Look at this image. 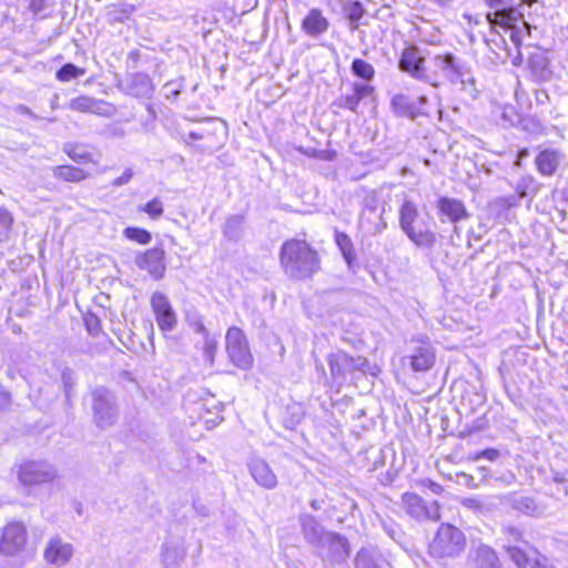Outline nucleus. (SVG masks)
<instances>
[{
    "label": "nucleus",
    "instance_id": "1",
    "mask_svg": "<svg viewBox=\"0 0 568 568\" xmlns=\"http://www.w3.org/2000/svg\"><path fill=\"white\" fill-rule=\"evenodd\" d=\"M429 73L434 75L427 83L437 87L439 78L449 81L456 90L465 93L466 97L475 99L477 89L474 75L467 64L452 53L437 54L430 60Z\"/></svg>",
    "mask_w": 568,
    "mask_h": 568
},
{
    "label": "nucleus",
    "instance_id": "2",
    "mask_svg": "<svg viewBox=\"0 0 568 568\" xmlns=\"http://www.w3.org/2000/svg\"><path fill=\"white\" fill-rule=\"evenodd\" d=\"M280 262L290 278L305 280L316 272L317 252L304 240H287L281 246Z\"/></svg>",
    "mask_w": 568,
    "mask_h": 568
},
{
    "label": "nucleus",
    "instance_id": "3",
    "mask_svg": "<svg viewBox=\"0 0 568 568\" xmlns=\"http://www.w3.org/2000/svg\"><path fill=\"white\" fill-rule=\"evenodd\" d=\"M484 2L493 10L486 14L490 27L510 30V38L516 45L521 42L524 34H530V24L524 19V9L530 3L520 2L513 6L509 0H484Z\"/></svg>",
    "mask_w": 568,
    "mask_h": 568
},
{
    "label": "nucleus",
    "instance_id": "4",
    "mask_svg": "<svg viewBox=\"0 0 568 568\" xmlns=\"http://www.w3.org/2000/svg\"><path fill=\"white\" fill-rule=\"evenodd\" d=\"M399 225L407 237L417 246L432 248L436 243V235L428 224L419 219L416 205L405 201L399 210Z\"/></svg>",
    "mask_w": 568,
    "mask_h": 568
},
{
    "label": "nucleus",
    "instance_id": "5",
    "mask_svg": "<svg viewBox=\"0 0 568 568\" xmlns=\"http://www.w3.org/2000/svg\"><path fill=\"white\" fill-rule=\"evenodd\" d=\"M392 110L399 116L415 119L419 115L427 118H442V109L438 102L429 103L426 97L410 98L405 94H396L390 101Z\"/></svg>",
    "mask_w": 568,
    "mask_h": 568
},
{
    "label": "nucleus",
    "instance_id": "6",
    "mask_svg": "<svg viewBox=\"0 0 568 568\" xmlns=\"http://www.w3.org/2000/svg\"><path fill=\"white\" fill-rule=\"evenodd\" d=\"M465 548V536L456 527L443 524L429 545L432 556L437 558L458 556Z\"/></svg>",
    "mask_w": 568,
    "mask_h": 568
},
{
    "label": "nucleus",
    "instance_id": "7",
    "mask_svg": "<svg viewBox=\"0 0 568 568\" xmlns=\"http://www.w3.org/2000/svg\"><path fill=\"white\" fill-rule=\"evenodd\" d=\"M93 419L98 427L112 426L118 417V409L113 394L105 387L95 388L92 394Z\"/></svg>",
    "mask_w": 568,
    "mask_h": 568
},
{
    "label": "nucleus",
    "instance_id": "8",
    "mask_svg": "<svg viewBox=\"0 0 568 568\" xmlns=\"http://www.w3.org/2000/svg\"><path fill=\"white\" fill-rule=\"evenodd\" d=\"M379 199L376 191H367L363 197V212L359 219V225L371 235L381 234L387 227V222L383 214L386 209L383 206L382 212H377Z\"/></svg>",
    "mask_w": 568,
    "mask_h": 568
},
{
    "label": "nucleus",
    "instance_id": "9",
    "mask_svg": "<svg viewBox=\"0 0 568 568\" xmlns=\"http://www.w3.org/2000/svg\"><path fill=\"white\" fill-rule=\"evenodd\" d=\"M225 343L231 362L241 369H250L253 365V356L243 331L236 326L230 327L226 332Z\"/></svg>",
    "mask_w": 568,
    "mask_h": 568
},
{
    "label": "nucleus",
    "instance_id": "10",
    "mask_svg": "<svg viewBox=\"0 0 568 568\" xmlns=\"http://www.w3.org/2000/svg\"><path fill=\"white\" fill-rule=\"evenodd\" d=\"M402 504L406 514L418 521L440 519L438 503L426 501L415 493H404Z\"/></svg>",
    "mask_w": 568,
    "mask_h": 568
},
{
    "label": "nucleus",
    "instance_id": "11",
    "mask_svg": "<svg viewBox=\"0 0 568 568\" xmlns=\"http://www.w3.org/2000/svg\"><path fill=\"white\" fill-rule=\"evenodd\" d=\"M398 68L414 79L420 81H432L434 75L429 73L425 65V57L416 45L406 47L399 58Z\"/></svg>",
    "mask_w": 568,
    "mask_h": 568
},
{
    "label": "nucleus",
    "instance_id": "12",
    "mask_svg": "<svg viewBox=\"0 0 568 568\" xmlns=\"http://www.w3.org/2000/svg\"><path fill=\"white\" fill-rule=\"evenodd\" d=\"M55 476L54 467L44 460L26 462L19 470V479L26 486L51 483Z\"/></svg>",
    "mask_w": 568,
    "mask_h": 568
},
{
    "label": "nucleus",
    "instance_id": "13",
    "mask_svg": "<svg viewBox=\"0 0 568 568\" xmlns=\"http://www.w3.org/2000/svg\"><path fill=\"white\" fill-rule=\"evenodd\" d=\"M27 545V528L20 521L9 523L2 530L0 552L4 556L19 555Z\"/></svg>",
    "mask_w": 568,
    "mask_h": 568
},
{
    "label": "nucleus",
    "instance_id": "14",
    "mask_svg": "<svg viewBox=\"0 0 568 568\" xmlns=\"http://www.w3.org/2000/svg\"><path fill=\"white\" fill-rule=\"evenodd\" d=\"M412 344H416L412 348V354L404 359L409 362V366L414 372H425L432 368L435 362V352L427 336L419 335L413 337Z\"/></svg>",
    "mask_w": 568,
    "mask_h": 568
},
{
    "label": "nucleus",
    "instance_id": "15",
    "mask_svg": "<svg viewBox=\"0 0 568 568\" xmlns=\"http://www.w3.org/2000/svg\"><path fill=\"white\" fill-rule=\"evenodd\" d=\"M501 505L510 507L523 515L540 518L547 513V506L536 498L519 493H510L501 497Z\"/></svg>",
    "mask_w": 568,
    "mask_h": 568
},
{
    "label": "nucleus",
    "instance_id": "16",
    "mask_svg": "<svg viewBox=\"0 0 568 568\" xmlns=\"http://www.w3.org/2000/svg\"><path fill=\"white\" fill-rule=\"evenodd\" d=\"M364 363V358H354L344 352L334 353L328 357L332 377L338 386L346 381L347 374L361 369Z\"/></svg>",
    "mask_w": 568,
    "mask_h": 568
},
{
    "label": "nucleus",
    "instance_id": "17",
    "mask_svg": "<svg viewBox=\"0 0 568 568\" xmlns=\"http://www.w3.org/2000/svg\"><path fill=\"white\" fill-rule=\"evenodd\" d=\"M73 555V545L63 540L60 536L51 537L43 551L45 562L55 567L65 566L72 559Z\"/></svg>",
    "mask_w": 568,
    "mask_h": 568
},
{
    "label": "nucleus",
    "instance_id": "18",
    "mask_svg": "<svg viewBox=\"0 0 568 568\" xmlns=\"http://www.w3.org/2000/svg\"><path fill=\"white\" fill-rule=\"evenodd\" d=\"M151 306L155 315L159 327L164 332H170L176 326V315L165 294L155 292L151 296Z\"/></svg>",
    "mask_w": 568,
    "mask_h": 568
},
{
    "label": "nucleus",
    "instance_id": "19",
    "mask_svg": "<svg viewBox=\"0 0 568 568\" xmlns=\"http://www.w3.org/2000/svg\"><path fill=\"white\" fill-rule=\"evenodd\" d=\"M165 253L161 247H152L135 257V264L139 268L145 270L154 280H161L164 276L166 266L164 263Z\"/></svg>",
    "mask_w": 568,
    "mask_h": 568
},
{
    "label": "nucleus",
    "instance_id": "20",
    "mask_svg": "<svg viewBox=\"0 0 568 568\" xmlns=\"http://www.w3.org/2000/svg\"><path fill=\"white\" fill-rule=\"evenodd\" d=\"M69 108L74 111L93 113L106 118L114 115L116 112V108L112 103L89 95H79L71 99Z\"/></svg>",
    "mask_w": 568,
    "mask_h": 568
},
{
    "label": "nucleus",
    "instance_id": "21",
    "mask_svg": "<svg viewBox=\"0 0 568 568\" xmlns=\"http://www.w3.org/2000/svg\"><path fill=\"white\" fill-rule=\"evenodd\" d=\"M327 548L326 558L332 565L343 564L349 556L351 549L347 539L334 532L322 531V546Z\"/></svg>",
    "mask_w": 568,
    "mask_h": 568
},
{
    "label": "nucleus",
    "instance_id": "22",
    "mask_svg": "<svg viewBox=\"0 0 568 568\" xmlns=\"http://www.w3.org/2000/svg\"><path fill=\"white\" fill-rule=\"evenodd\" d=\"M247 468L254 481L265 488L274 489L277 486V477L270 465L261 457H252L247 463Z\"/></svg>",
    "mask_w": 568,
    "mask_h": 568
},
{
    "label": "nucleus",
    "instance_id": "23",
    "mask_svg": "<svg viewBox=\"0 0 568 568\" xmlns=\"http://www.w3.org/2000/svg\"><path fill=\"white\" fill-rule=\"evenodd\" d=\"M437 209L439 219L445 222V219L452 223H457L468 217V212L460 200L442 196L437 201Z\"/></svg>",
    "mask_w": 568,
    "mask_h": 568
},
{
    "label": "nucleus",
    "instance_id": "24",
    "mask_svg": "<svg viewBox=\"0 0 568 568\" xmlns=\"http://www.w3.org/2000/svg\"><path fill=\"white\" fill-rule=\"evenodd\" d=\"M354 564L356 568H387L389 566L382 551L374 546L361 548L355 556Z\"/></svg>",
    "mask_w": 568,
    "mask_h": 568
},
{
    "label": "nucleus",
    "instance_id": "25",
    "mask_svg": "<svg viewBox=\"0 0 568 568\" xmlns=\"http://www.w3.org/2000/svg\"><path fill=\"white\" fill-rule=\"evenodd\" d=\"M125 91L136 98H150L154 91V85L146 73L138 72L129 75Z\"/></svg>",
    "mask_w": 568,
    "mask_h": 568
},
{
    "label": "nucleus",
    "instance_id": "26",
    "mask_svg": "<svg viewBox=\"0 0 568 568\" xmlns=\"http://www.w3.org/2000/svg\"><path fill=\"white\" fill-rule=\"evenodd\" d=\"M227 125L224 121L219 119H211L203 123L196 131L190 132V138L193 140H210L225 138Z\"/></svg>",
    "mask_w": 568,
    "mask_h": 568
},
{
    "label": "nucleus",
    "instance_id": "27",
    "mask_svg": "<svg viewBox=\"0 0 568 568\" xmlns=\"http://www.w3.org/2000/svg\"><path fill=\"white\" fill-rule=\"evenodd\" d=\"M561 160L562 154L559 151L546 149L536 156L535 164L541 175L552 176Z\"/></svg>",
    "mask_w": 568,
    "mask_h": 568
},
{
    "label": "nucleus",
    "instance_id": "28",
    "mask_svg": "<svg viewBox=\"0 0 568 568\" xmlns=\"http://www.w3.org/2000/svg\"><path fill=\"white\" fill-rule=\"evenodd\" d=\"M475 568H500L497 552L488 545L479 544L474 549Z\"/></svg>",
    "mask_w": 568,
    "mask_h": 568
},
{
    "label": "nucleus",
    "instance_id": "29",
    "mask_svg": "<svg viewBox=\"0 0 568 568\" xmlns=\"http://www.w3.org/2000/svg\"><path fill=\"white\" fill-rule=\"evenodd\" d=\"M534 77L538 81H549L552 77L549 60L544 52L532 53L528 61Z\"/></svg>",
    "mask_w": 568,
    "mask_h": 568
},
{
    "label": "nucleus",
    "instance_id": "30",
    "mask_svg": "<svg viewBox=\"0 0 568 568\" xmlns=\"http://www.w3.org/2000/svg\"><path fill=\"white\" fill-rule=\"evenodd\" d=\"M374 88L369 84L355 83L353 85V92L347 94L344 99V106L355 111L363 99L373 95Z\"/></svg>",
    "mask_w": 568,
    "mask_h": 568
},
{
    "label": "nucleus",
    "instance_id": "31",
    "mask_svg": "<svg viewBox=\"0 0 568 568\" xmlns=\"http://www.w3.org/2000/svg\"><path fill=\"white\" fill-rule=\"evenodd\" d=\"M335 243L338 246L348 268L352 270L356 261V253L352 240L347 234L336 231Z\"/></svg>",
    "mask_w": 568,
    "mask_h": 568
},
{
    "label": "nucleus",
    "instance_id": "32",
    "mask_svg": "<svg viewBox=\"0 0 568 568\" xmlns=\"http://www.w3.org/2000/svg\"><path fill=\"white\" fill-rule=\"evenodd\" d=\"M52 173L55 179L72 183L80 182L88 176L84 170L71 165L54 166Z\"/></svg>",
    "mask_w": 568,
    "mask_h": 568
},
{
    "label": "nucleus",
    "instance_id": "33",
    "mask_svg": "<svg viewBox=\"0 0 568 568\" xmlns=\"http://www.w3.org/2000/svg\"><path fill=\"white\" fill-rule=\"evenodd\" d=\"M243 225H244V216L243 215H232L226 219L225 224L223 226L224 236L230 240L237 242L243 234Z\"/></svg>",
    "mask_w": 568,
    "mask_h": 568
},
{
    "label": "nucleus",
    "instance_id": "34",
    "mask_svg": "<svg viewBox=\"0 0 568 568\" xmlns=\"http://www.w3.org/2000/svg\"><path fill=\"white\" fill-rule=\"evenodd\" d=\"M85 144H65L64 152L80 164L95 163L94 154L85 149Z\"/></svg>",
    "mask_w": 568,
    "mask_h": 568
},
{
    "label": "nucleus",
    "instance_id": "35",
    "mask_svg": "<svg viewBox=\"0 0 568 568\" xmlns=\"http://www.w3.org/2000/svg\"><path fill=\"white\" fill-rule=\"evenodd\" d=\"M540 190V184L532 175L523 176L516 184V192L519 197H535Z\"/></svg>",
    "mask_w": 568,
    "mask_h": 568
},
{
    "label": "nucleus",
    "instance_id": "36",
    "mask_svg": "<svg viewBox=\"0 0 568 568\" xmlns=\"http://www.w3.org/2000/svg\"><path fill=\"white\" fill-rule=\"evenodd\" d=\"M343 11L352 29H356L365 10L359 1H347L343 4Z\"/></svg>",
    "mask_w": 568,
    "mask_h": 568
},
{
    "label": "nucleus",
    "instance_id": "37",
    "mask_svg": "<svg viewBox=\"0 0 568 568\" xmlns=\"http://www.w3.org/2000/svg\"><path fill=\"white\" fill-rule=\"evenodd\" d=\"M301 523L306 539L313 544L320 542V532L317 529L318 524L316 518L310 515H303L301 517Z\"/></svg>",
    "mask_w": 568,
    "mask_h": 568
},
{
    "label": "nucleus",
    "instance_id": "38",
    "mask_svg": "<svg viewBox=\"0 0 568 568\" xmlns=\"http://www.w3.org/2000/svg\"><path fill=\"white\" fill-rule=\"evenodd\" d=\"M352 72L354 75L371 81L375 77L374 67L365 60L354 59L352 62Z\"/></svg>",
    "mask_w": 568,
    "mask_h": 568
},
{
    "label": "nucleus",
    "instance_id": "39",
    "mask_svg": "<svg viewBox=\"0 0 568 568\" xmlns=\"http://www.w3.org/2000/svg\"><path fill=\"white\" fill-rule=\"evenodd\" d=\"M505 550L518 568H527L529 565V558L519 546L505 545Z\"/></svg>",
    "mask_w": 568,
    "mask_h": 568
},
{
    "label": "nucleus",
    "instance_id": "40",
    "mask_svg": "<svg viewBox=\"0 0 568 568\" xmlns=\"http://www.w3.org/2000/svg\"><path fill=\"white\" fill-rule=\"evenodd\" d=\"M84 73V69H81L73 63H67L60 70H58L57 79L61 82H68L72 79H77L78 77L83 75Z\"/></svg>",
    "mask_w": 568,
    "mask_h": 568
},
{
    "label": "nucleus",
    "instance_id": "41",
    "mask_svg": "<svg viewBox=\"0 0 568 568\" xmlns=\"http://www.w3.org/2000/svg\"><path fill=\"white\" fill-rule=\"evenodd\" d=\"M124 235L131 241L138 242L140 244H148L151 241V234L149 231L140 227H126L124 230Z\"/></svg>",
    "mask_w": 568,
    "mask_h": 568
},
{
    "label": "nucleus",
    "instance_id": "42",
    "mask_svg": "<svg viewBox=\"0 0 568 568\" xmlns=\"http://www.w3.org/2000/svg\"><path fill=\"white\" fill-rule=\"evenodd\" d=\"M287 414H290V416L284 417V425L286 428L293 429L300 424L303 417V409L300 405L294 404L287 407Z\"/></svg>",
    "mask_w": 568,
    "mask_h": 568
},
{
    "label": "nucleus",
    "instance_id": "43",
    "mask_svg": "<svg viewBox=\"0 0 568 568\" xmlns=\"http://www.w3.org/2000/svg\"><path fill=\"white\" fill-rule=\"evenodd\" d=\"M303 28L310 34L320 32V12L317 10H312L310 16L304 19Z\"/></svg>",
    "mask_w": 568,
    "mask_h": 568
},
{
    "label": "nucleus",
    "instance_id": "44",
    "mask_svg": "<svg viewBox=\"0 0 568 568\" xmlns=\"http://www.w3.org/2000/svg\"><path fill=\"white\" fill-rule=\"evenodd\" d=\"M61 381L64 389L65 397L69 399L73 392V386L75 384L74 373L71 368L65 367L61 373Z\"/></svg>",
    "mask_w": 568,
    "mask_h": 568
},
{
    "label": "nucleus",
    "instance_id": "45",
    "mask_svg": "<svg viewBox=\"0 0 568 568\" xmlns=\"http://www.w3.org/2000/svg\"><path fill=\"white\" fill-rule=\"evenodd\" d=\"M142 211L151 219H159L163 214V204L159 197H154L142 207Z\"/></svg>",
    "mask_w": 568,
    "mask_h": 568
},
{
    "label": "nucleus",
    "instance_id": "46",
    "mask_svg": "<svg viewBox=\"0 0 568 568\" xmlns=\"http://www.w3.org/2000/svg\"><path fill=\"white\" fill-rule=\"evenodd\" d=\"M503 531L507 538V541H508L507 545H513V542L514 544L525 542L523 539V534L519 528H517L515 526H507L503 529Z\"/></svg>",
    "mask_w": 568,
    "mask_h": 568
},
{
    "label": "nucleus",
    "instance_id": "47",
    "mask_svg": "<svg viewBox=\"0 0 568 568\" xmlns=\"http://www.w3.org/2000/svg\"><path fill=\"white\" fill-rule=\"evenodd\" d=\"M216 347L217 343L214 338L211 336H206V338H204V356L210 363H213Z\"/></svg>",
    "mask_w": 568,
    "mask_h": 568
},
{
    "label": "nucleus",
    "instance_id": "48",
    "mask_svg": "<svg viewBox=\"0 0 568 568\" xmlns=\"http://www.w3.org/2000/svg\"><path fill=\"white\" fill-rule=\"evenodd\" d=\"M385 532L393 539L397 540L400 537V530L394 521L382 523Z\"/></svg>",
    "mask_w": 568,
    "mask_h": 568
},
{
    "label": "nucleus",
    "instance_id": "49",
    "mask_svg": "<svg viewBox=\"0 0 568 568\" xmlns=\"http://www.w3.org/2000/svg\"><path fill=\"white\" fill-rule=\"evenodd\" d=\"M13 223L12 214L3 206H0V227L8 230Z\"/></svg>",
    "mask_w": 568,
    "mask_h": 568
},
{
    "label": "nucleus",
    "instance_id": "50",
    "mask_svg": "<svg viewBox=\"0 0 568 568\" xmlns=\"http://www.w3.org/2000/svg\"><path fill=\"white\" fill-rule=\"evenodd\" d=\"M463 504L467 508L474 509V510H477V511H480V513L486 508L484 501L481 499H478V498H466L463 501Z\"/></svg>",
    "mask_w": 568,
    "mask_h": 568
},
{
    "label": "nucleus",
    "instance_id": "51",
    "mask_svg": "<svg viewBox=\"0 0 568 568\" xmlns=\"http://www.w3.org/2000/svg\"><path fill=\"white\" fill-rule=\"evenodd\" d=\"M164 90L168 98H176L181 92V84L175 81H170L164 84Z\"/></svg>",
    "mask_w": 568,
    "mask_h": 568
},
{
    "label": "nucleus",
    "instance_id": "52",
    "mask_svg": "<svg viewBox=\"0 0 568 568\" xmlns=\"http://www.w3.org/2000/svg\"><path fill=\"white\" fill-rule=\"evenodd\" d=\"M133 176V173L130 169H126L121 176L116 178L114 181H113V185L114 186H121L123 184H126L131 178Z\"/></svg>",
    "mask_w": 568,
    "mask_h": 568
},
{
    "label": "nucleus",
    "instance_id": "53",
    "mask_svg": "<svg viewBox=\"0 0 568 568\" xmlns=\"http://www.w3.org/2000/svg\"><path fill=\"white\" fill-rule=\"evenodd\" d=\"M499 457V452L494 448L485 449L480 452L477 456V458H486L490 462L496 460Z\"/></svg>",
    "mask_w": 568,
    "mask_h": 568
},
{
    "label": "nucleus",
    "instance_id": "54",
    "mask_svg": "<svg viewBox=\"0 0 568 568\" xmlns=\"http://www.w3.org/2000/svg\"><path fill=\"white\" fill-rule=\"evenodd\" d=\"M397 477L396 470H387L385 474L381 475V483L383 485H390L395 481Z\"/></svg>",
    "mask_w": 568,
    "mask_h": 568
},
{
    "label": "nucleus",
    "instance_id": "55",
    "mask_svg": "<svg viewBox=\"0 0 568 568\" xmlns=\"http://www.w3.org/2000/svg\"><path fill=\"white\" fill-rule=\"evenodd\" d=\"M530 568H555L552 565L548 562V559L544 556H539L535 559L534 564Z\"/></svg>",
    "mask_w": 568,
    "mask_h": 568
},
{
    "label": "nucleus",
    "instance_id": "56",
    "mask_svg": "<svg viewBox=\"0 0 568 568\" xmlns=\"http://www.w3.org/2000/svg\"><path fill=\"white\" fill-rule=\"evenodd\" d=\"M552 480L555 483H567L568 481V473L567 471H552Z\"/></svg>",
    "mask_w": 568,
    "mask_h": 568
},
{
    "label": "nucleus",
    "instance_id": "57",
    "mask_svg": "<svg viewBox=\"0 0 568 568\" xmlns=\"http://www.w3.org/2000/svg\"><path fill=\"white\" fill-rule=\"evenodd\" d=\"M45 0H30V9L33 13H39L44 8Z\"/></svg>",
    "mask_w": 568,
    "mask_h": 568
},
{
    "label": "nucleus",
    "instance_id": "58",
    "mask_svg": "<svg viewBox=\"0 0 568 568\" xmlns=\"http://www.w3.org/2000/svg\"><path fill=\"white\" fill-rule=\"evenodd\" d=\"M195 331L197 333H201L203 335V338H206V336H210L209 332L206 331L203 323H196Z\"/></svg>",
    "mask_w": 568,
    "mask_h": 568
},
{
    "label": "nucleus",
    "instance_id": "59",
    "mask_svg": "<svg viewBox=\"0 0 568 568\" xmlns=\"http://www.w3.org/2000/svg\"><path fill=\"white\" fill-rule=\"evenodd\" d=\"M514 113L513 106H505L501 111V116L505 120V122L508 120V116Z\"/></svg>",
    "mask_w": 568,
    "mask_h": 568
},
{
    "label": "nucleus",
    "instance_id": "60",
    "mask_svg": "<svg viewBox=\"0 0 568 568\" xmlns=\"http://www.w3.org/2000/svg\"><path fill=\"white\" fill-rule=\"evenodd\" d=\"M17 111L20 113V114H23V115H32V112L30 111L29 108H27L26 105H19L17 108Z\"/></svg>",
    "mask_w": 568,
    "mask_h": 568
},
{
    "label": "nucleus",
    "instance_id": "61",
    "mask_svg": "<svg viewBox=\"0 0 568 568\" xmlns=\"http://www.w3.org/2000/svg\"><path fill=\"white\" fill-rule=\"evenodd\" d=\"M195 508H196V511L203 516H209V514H210L207 507H205V506H201V507L195 506Z\"/></svg>",
    "mask_w": 568,
    "mask_h": 568
},
{
    "label": "nucleus",
    "instance_id": "62",
    "mask_svg": "<svg viewBox=\"0 0 568 568\" xmlns=\"http://www.w3.org/2000/svg\"><path fill=\"white\" fill-rule=\"evenodd\" d=\"M429 487L433 490V493H435V494H439L442 491V487L438 484L430 483Z\"/></svg>",
    "mask_w": 568,
    "mask_h": 568
},
{
    "label": "nucleus",
    "instance_id": "63",
    "mask_svg": "<svg viewBox=\"0 0 568 568\" xmlns=\"http://www.w3.org/2000/svg\"><path fill=\"white\" fill-rule=\"evenodd\" d=\"M163 562L165 566H169V552L166 551L165 554H163Z\"/></svg>",
    "mask_w": 568,
    "mask_h": 568
},
{
    "label": "nucleus",
    "instance_id": "64",
    "mask_svg": "<svg viewBox=\"0 0 568 568\" xmlns=\"http://www.w3.org/2000/svg\"><path fill=\"white\" fill-rule=\"evenodd\" d=\"M321 23H322V32H323L327 28L328 23H327L326 19H324L323 17H322Z\"/></svg>",
    "mask_w": 568,
    "mask_h": 568
}]
</instances>
